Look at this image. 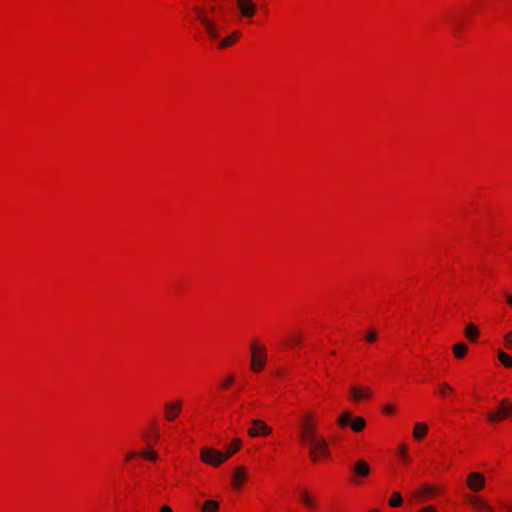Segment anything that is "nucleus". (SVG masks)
I'll return each mask as SVG.
<instances>
[{"label":"nucleus","mask_w":512,"mask_h":512,"mask_svg":"<svg viewBox=\"0 0 512 512\" xmlns=\"http://www.w3.org/2000/svg\"><path fill=\"white\" fill-rule=\"evenodd\" d=\"M234 444L235 449L227 450L226 453H222L221 451L211 447H204L201 449L200 458L204 463L217 467L239 450L241 446V440L238 438L234 439Z\"/></svg>","instance_id":"f257e3e1"},{"label":"nucleus","mask_w":512,"mask_h":512,"mask_svg":"<svg viewBox=\"0 0 512 512\" xmlns=\"http://www.w3.org/2000/svg\"><path fill=\"white\" fill-rule=\"evenodd\" d=\"M298 427L299 438L304 444L320 436L316 431L317 420L313 412L307 411L303 413L299 419Z\"/></svg>","instance_id":"f03ea898"},{"label":"nucleus","mask_w":512,"mask_h":512,"mask_svg":"<svg viewBox=\"0 0 512 512\" xmlns=\"http://www.w3.org/2000/svg\"><path fill=\"white\" fill-rule=\"evenodd\" d=\"M195 13L208 36L214 41L219 40L221 37L220 27L209 17L208 12L204 8H197Z\"/></svg>","instance_id":"7ed1b4c3"},{"label":"nucleus","mask_w":512,"mask_h":512,"mask_svg":"<svg viewBox=\"0 0 512 512\" xmlns=\"http://www.w3.org/2000/svg\"><path fill=\"white\" fill-rule=\"evenodd\" d=\"M306 445L309 446V455L313 462H318L321 457H329L328 444L322 436H318Z\"/></svg>","instance_id":"20e7f679"},{"label":"nucleus","mask_w":512,"mask_h":512,"mask_svg":"<svg viewBox=\"0 0 512 512\" xmlns=\"http://www.w3.org/2000/svg\"><path fill=\"white\" fill-rule=\"evenodd\" d=\"M512 415V404L507 399L501 401L498 409L487 414L489 421L497 423Z\"/></svg>","instance_id":"39448f33"},{"label":"nucleus","mask_w":512,"mask_h":512,"mask_svg":"<svg viewBox=\"0 0 512 512\" xmlns=\"http://www.w3.org/2000/svg\"><path fill=\"white\" fill-rule=\"evenodd\" d=\"M266 361V354L263 347L257 346L256 343L251 345V367L255 372L261 371Z\"/></svg>","instance_id":"423d86ee"},{"label":"nucleus","mask_w":512,"mask_h":512,"mask_svg":"<svg viewBox=\"0 0 512 512\" xmlns=\"http://www.w3.org/2000/svg\"><path fill=\"white\" fill-rule=\"evenodd\" d=\"M237 8L243 18L252 19L257 12V5L252 0H237Z\"/></svg>","instance_id":"0eeeda50"},{"label":"nucleus","mask_w":512,"mask_h":512,"mask_svg":"<svg viewBox=\"0 0 512 512\" xmlns=\"http://www.w3.org/2000/svg\"><path fill=\"white\" fill-rule=\"evenodd\" d=\"M271 428L262 420H252V427L249 428L248 434L251 437L267 436L271 433Z\"/></svg>","instance_id":"6e6552de"},{"label":"nucleus","mask_w":512,"mask_h":512,"mask_svg":"<svg viewBox=\"0 0 512 512\" xmlns=\"http://www.w3.org/2000/svg\"><path fill=\"white\" fill-rule=\"evenodd\" d=\"M467 486L474 492L482 490L486 485L485 477L479 472H472L467 476Z\"/></svg>","instance_id":"1a4fd4ad"},{"label":"nucleus","mask_w":512,"mask_h":512,"mask_svg":"<svg viewBox=\"0 0 512 512\" xmlns=\"http://www.w3.org/2000/svg\"><path fill=\"white\" fill-rule=\"evenodd\" d=\"M468 502L476 512H495L489 503L478 496H470Z\"/></svg>","instance_id":"9d476101"},{"label":"nucleus","mask_w":512,"mask_h":512,"mask_svg":"<svg viewBox=\"0 0 512 512\" xmlns=\"http://www.w3.org/2000/svg\"><path fill=\"white\" fill-rule=\"evenodd\" d=\"M165 419L167 421H173L179 415L182 409V401L176 400L175 402H167L164 406Z\"/></svg>","instance_id":"9b49d317"},{"label":"nucleus","mask_w":512,"mask_h":512,"mask_svg":"<svg viewBox=\"0 0 512 512\" xmlns=\"http://www.w3.org/2000/svg\"><path fill=\"white\" fill-rule=\"evenodd\" d=\"M351 400L353 402H359L366 400L371 397V390L367 387L353 386L350 388Z\"/></svg>","instance_id":"f8f14e48"},{"label":"nucleus","mask_w":512,"mask_h":512,"mask_svg":"<svg viewBox=\"0 0 512 512\" xmlns=\"http://www.w3.org/2000/svg\"><path fill=\"white\" fill-rule=\"evenodd\" d=\"M246 478H247L246 469L242 466L237 467L235 469L233 477H232L233 485L236 488H240L242 486V484L245 482Z\"/></svg>","instance_id":"ddd939ff"},{"label":"nucleus","mask_w":512,"mask_h":512,"mask_svg":"<svg viewBox=\"0 0 512 512\" xmlns=\"http://www.w3.org/2000/svg\"><path fill=\"white\" fill-rule=\"evenodd\" d=\"M241 37V33L239 31H234L229 36L223 38L219 43V48L224 49L234 45Z\"/></svg>","instance_id":"4468645a"},{"label":"nucleus","mask_w":512,"mask_h":512,"mask_svg":"<svg viewBox=\"0 0 512 512\" xmlns=\"http://www.w3.org/2000/svg\"><path fill=\"white\" fill-rule=\"evenodd\" d=\"M354 473L357 476L366 477L370 473V467L365 461L359 460L355 463Z\"/></svg>","instance_id":"2eb2a0df"},{"label":"nucleus","mask_w":512,"mask_h":512,"mask_svg":"<svg viewBox=\"0 0 512 512\" xmlns=\"http://www.w3.org/2000/svg\"><path fill=\"white\" fill-rule=\"evenodd\" d=\"M428 432L427 424L423 422L416 423L413 430V436L420 440L422 439Z\"/></svg>","instance_id":"dca6fc26"},{"label":"nucleus","mask_w":512,"mask_h":512,"mask_svg":"<svg viewBox=\"0 0 512 512\" xmlns=\"http://www.w3.org/2000/svg\"><path fill=\"white\" fill-rule=\"evenodd\" d=\"M465 336L470 340V341H476L478 336H479V331L477 329V327L474 325V324H468L466 326V329H465Z\"/></svg>","instance_id":"f3484780"},{"label":"nucleus","mask_w":512,"mask_h":512,"mask_svg":"<svg viewBox=\"0 0 512 512\" xmlns=\"http://www.w3.org/2000/svg\"><path fill=\"white\" fill-rule=\"evenodd\" d=\"M468 347L465 343L460 342L454 345L453 353L457 358H463L467 353Z\"/></svg>","instance_id":"a211bd4d"},{"label":"nucleus","mask_w":512,"mask_h":512,"mask_svg":"<svg viewBox=\"0 0 512 512\" xmlns=\"http://www.w3.org/2000/svg\"><path fill=\"white\" fill-rule=\"evenodd\" d=\"M366 425V421L362 417H356L354 420H351L350 426L355 432H360L364 429Z\"/></svg>","instance_id":"6ab92c4d"},{"label":"nucleus","mask_w":512,"mask_h":512,"mask_svg":"<svg viewBox=\"0 0 512 512\" xmlns=\"http://www.w3.org/2000/svg\"><path fill=\"white\" fill-rule=\"evenodd\" d=\"M299 497L305 506L308 508H312L315 504L314 499L309 495V493L305 490H301L299 493Z\"/></svg>","instance_id":"aec40b11"},{"label":"nucleus","mask_w":512,"mask_h":512,"mask_svg":"<svg viewBox=\"0 0 512 512\" xmlns=\"http://www.w3.org/2000/svg\"><path fill=\"white\" fill-rule=\"evenodd\" d=\"M219 508L218 502L214 500H207L204 502L202 512H217Z\"/></svg>","instance_id":"412c9836"},{"label":"nucleus","mask_w":512,"mask_h":512,"mask_svg":"<svg viewBox=\"0 0 512 512\" xmlns=\"http://www.w3.org/2000/svg\"><path fill=\"white\" fill-rule=\"evenodd\" d=\"M498 358H499V361H500V362H501L505 367H508V368L512 367V357H511L509 354H507V353H505V352H503V351H501V350H500V351L498 352Z\"/></svg>","instance_id":"4be33fe9"},{"label":"nucleus","mask_w":512,"mask_h":512,"mask_svg":"<svg viewBox=\"0 0 512 512\" xmlns=\"http://www.w3.org/2000/svg\"><path fill=\"white\" fill-rule=\"evenodd\" d=\"M351 423V413L344 411L338 418V424L342 427L347 426Z\"/></svg>","instance_id":"5701e85b"},{"label":"nucleus","mask_w":512,"mask_h":512,"mask_svg":"<svg viewBox=\"0 0 512 512\" xmlns=\"http://www.w3.org/2000/svg\"><path fill=\"white\" fill-rule=\"evenodd\" d=\"M402 503L403 499L401 494L399 492H394L389 500V505L392 507H399Z\"/></svg>","instance_id":"b1692460"},{"label":"nucleus","mask_w":512,"mask_h":512,"mask_svg":"<svg viewBox=\"0 0 512 512\" xmlns=\"http://www.w3.org/2000/svg\"><path fill=\"white\" fill-rule=\"evenodd\" d=\"M435 491H436V487L430 486V485H425L419 490V494L424 497H429V496L433 495L435 493Z\"/></svg>","instance_id":"393cba45"},{"label":"nucleus","mask_w":512,"mask_h":512,"mask_svg":"<svg viewBox=\"0 0 512 512\" xmlns=\"http://www.w3.org/2000/svg\"><path fill=\"white\" fill-rule=\"evenodd\" d=\"M408 448L405 444H401L400 447H399V450H398V454L400 456V458L403 460V462L407 463L409 461V456H408Z\"/></svg>","instance_id":"a878e982"},{"label":"nucleus","mask_w":512,"mask_h":512,"mask_svg":"<svg viewBox=\"0 0 512 512\" xmlns=\"http://www.w3.org/2000/svg\"><path fill=\"white\" fill-rule=\"evenodd\" d=\"M378 338V332L374 329L368 331L366 334H365V340L369 343H373L377 340Z\"/></svg>","instance_id":"bb28decb"},{"label":"nucleus","mask_w":512,"mask_h":512,"mask_svg":"<svg viewBox=\"0 0 512 512\" xmlns=\"http://www.w3.org/2000/svg\"><path fill=\"white\" fill-rule=\"evenodd\" d=\"M234 381H235L234 376L233 375H228L226 377V379L224 380V382L220 385V387L222 389H226V388L230 387L234 383Z\"/></svg>","instance_id":"cd10ccee"},{"label":"nucleus","mask_w":512,"mask_h":512,"mask_svg":"<svg viewBox=\"0 0 512 512\" xmlns=\"http://www.w3.org/2000/svg\"><path fill=\"white\" fill-rule=\"evenodd\" d=\"M505 346L508 349H512V331L504 335Z\"/></svg>","instance_id":"c85d7f7f"},{"label":"nucleus","mask_w":512,"mask_h":512,"mask_svg":"<svg viewBox=\"0 0 512 512\" xmlns=\"http://www.w3.org/2000/svg\"><path fill=\"white\" fill-rule=\"evenodd\" d=\"M141 455L152 460V461H155L157 459V454L153 451H146V452L141 453Z\"/></svg>","instance_id":"c756f323"},{"label":"nucleus","mask_w":512,"mask_h":512,"mask_svg":"<svg viewBox=\"0 0 512 512\" xmlns=\"http://www.w3.org/2000/svg\"><path fill=\"white\" fill-rule=\"evenodd\" d=\"M440 387H441L440 393H441L442 395H444V394H445V391H446V390H449V391H451V392L453 391V389H452V388H451L447 383H442Z\"/></svg>","instance_id":"7c9ffc66"},{"label":"nucleus","mask_w":512,"mask_h":512,"mask_svg":"<svg viewBox=\"0 0 512 512\" xmlns=\"http://www.w3.org/2000/svg\"><path fill=\"white\" fill-rule=\"evenodd\" d=\"M418 512H437V510L433 506H426Z\"/></svg>","instance_id":"2f4dec72"},{"label":"nucleus","mask_w":512,"mask_h":512,"mask_svg":"<svg viewBox=\"0 0 512 512\" xmlns=\"http://www.w3.org/2000/svg\"><path fill=\"white\" fill-rule=\"evenodd\" d=\"M384 412H385V413H387V414H391V413H393V412H394V408H393V406H391V405H387V406H385V407H384Z\"/></svg>","instance_id":"473e14b6"},{"label":"nucleus","mask_w":512,"mask_h":512,"mask_svg":"<svg viewBox=\"0 0 512 512\" xmlns=\"http://www.w3.org/2000/svg\"><path fill=\"white\" fill-rule=\"evenodd\" d=\"M138 455H139V454H138V453H136V452H131V453H129V454L127 455L126 460H127V461H128V460H131V459L135 458V457H136V456H138Z\"/></svg>","instance_id":"72a5a7b5"},{"label":"nucleus","mask_w":512,"mask_h":512,"mask_svg":"<svg viewBox=\"0 0 512 512\" xmlns=\"http://www.w3.org/2000/svg\"><path fill=\"white\" fill-rule=\"evenodd\" d=\"M293 344H298L301 342V338L299 336H294L291 340Z\"/></svg>","instance_id":"f704fd0d"},{"label":"nucleus","mask_w":512,"mask_h":512,"mask_svg":"<svg viewBox=\"0 0 512 512\" xmlns=\"http://www.w3.org/2000/svg\"><path fill=\"white\" fill-rule=\"evenodd\" d=\"M160 512H173L172 509L168 506H163L161 508V511Z\"/></svg>","instance_id":"c9c22d12"},{"label":"nucleus","mask_w":512,"mask_h":512,"mask_svg":"<svg viewBox=\"0 0 512 512\" xmlns=\"http://www.w3.org/2000/svg\"><path fill=\"white\" fill-rule=\"evenodd\" d=\"M504 508H505L508 512H512V505H510V504H504Z\"/></svg>","instance_id":"e433bc0d"},{"label":"nucleus","mask_w":512,"mask_h":512,"mask_svg":"<svg viewBox=\"0 0 512 512\" xmlns=\"http://www.w3.org/2000/svg\"><path fill=\"white\" fill-rule=\"evenodd\" d=\"M507 301L512 306V295H507Z\"/></svg>","instance_id":"4c0bfd02"},{"label":"nucleus","mask_w":512,"mask_h":512,"mask_svg":"<svg viewBox=\"0 0 512 512\" xmlns=\"http://www.w3.org/2000/svg\"><path fill=\"white\" fill-rule=\"evenodd\" d=\"M234 449H235V444H234V440H233L231 443V446L227 450H234Z\"/></svg>","instance_id":"58836bf2"},{"label":"nucleus","mask_w":512,"mask_h":512,"mask_svg":"<svg viewBox=\"0 0 512 512\" xmlns=\"http://www.w3.org/2000/svg\"><path fill=\"white\" fill-rule=\"evenodd\" d=\"M370 512H379L378 510L374 509V510H371Z\"/></svg>","instance_id":"ea45409f"}]
</instances>
